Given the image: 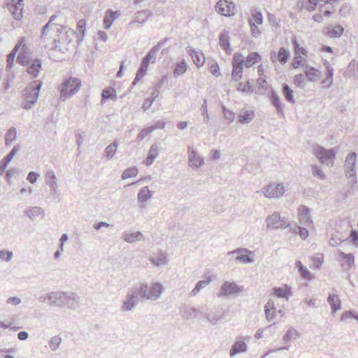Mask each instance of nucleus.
Wrapping results in <instances>:
<instances>
[{
    "label": "nucleus",
    "mask_w": 358,
    "mask_h": 358,
    "mask_svg": "<svg viewBox=\"0 0 358 358\" xmlns=\"http://www.w3.org/2000/svg\"><path fill=\"white\" fill-rule=\"evenodd\" d=\"M261 58L262 56L257 52H252L246 57L245 60L244 59V65L246 68H250Z\"/></svg>",
    "instance_id": "nucleus-30"
},
{
    "label": "nucleus",
    "mask_w": 358,
    "mask_h": 358,
    "mask_svg": "<svg viewBox=\"0 0 358 358\" xmlns=\"http://www.w3.org/2000/svg\"><path fill=\"white\" fill-rule=\"evenodd\" d=\"M77 29L79 31L80 36L78 38V43H80L83 41L84 36L86 32V22L85 20L81 19L77 23Z\"/></svg>",
    "instance_id": "nucleus-41"
},
{
    "label": "nucleus",
    "mask_w": 358,
    "mask_h": 358,
    "mask_svg": "<svg viewBox=\"0 0 358 358\" xmlns=\"http://www.w3.org/2000/svg\"><path fill=\"white\" fill-rule=\"evenodd\" d=\"M282 94L285 98L286 101L291 103H294L295 100L294 99L293 90L289 87L287 83L282 85Z\"/></svg>",
    "instance_id": "nucleus-34"
},
{
    "label": "nucleus",
    "mask_w": 358,
    "mask_h": 358,
    "mask_svg": "<svg viewBox=\"0 0 358 358\" xmlns=\"http://www.w3.org/2000/svg\"><path fill=\"white\" fill-rule=\"evenodd\" d=\"M270 100L272 105L275 107L278 114L284 116V106L281 103L279 96L275 92L273 91L271 92L270 96Z\"/></svg>",
    "instance_id": "nucleus-24"
},
{
    "label": "nucleus",
    "mask_w": 358,
    "mask_h": 358,
    "mask_svg": "<svg viewBox=\"0 0 358 358\" xmlns=\"http://www.w3.org/2000/svg\"><path fill=\"white\" fill-rule=\"evenodd\" d=\"M109 99H117L116 91L112 87L105 88L101 92V103Z\"/></svg>",
    "instance_id": "nucleus-29"
},
{
    "label": "nucleus",
    "mask_w": 358,
    "mask_h": 358,
    "mask_svg": "<svg viewBox=\"0 0 358 358\" xmlns=\"http://www.w3.org/2000/svg\"><path fill=\"white\" fill-rule=\"evenodd\" d=\"M199 313L202 315L203 311L194 307H185L182 315L185 320H189L196 317Z\"/></svg>",
    "instance_id": "nucleus-31"
},
{
    "label": "nucleus",
    "mask_w": 358,
    "mask_h": 358,
    "mask_svg": "<svg viewBox=\"0 0 358 358\" xmlns=\"http://www.w3.org/2000/svg\"><path fill=\"white\" fill-rule=\"evenodd\" d=\"M166 125V122L164 121L158 120L155 122L152 125L146 128V133L150 134L153 131L158 129H164Z\"/></svg>",
    "instance_id": "nucleus-49"
},
{
    "label": "nucleus",
    "mask_w": 358,
    "mask_h": 358,
    "mask_svg": "<svg viewBox=\"0 0 358 358\" xmlns=\"http://www.w3.org/2000/svg\"><path fill=\"white\" fill-rule=\"evenodd\" d=\"M152 196V192L148 189L147 186L142 187L138 193V201L139 208H144L146 206L147 201Z\"/></svg>",
    "instance_id": "nucleus-16"
},
{
    "label": "nucleus",
    "mask_w": 358,
    "mask_h": 358,
    "mask_svg": "<svg viewBox=\"0 0 358 358\" xmlns=\"http://www.w3.org/2000/svg\"><path fill=\"white\" fill-rule=\"evenodd\" d=\"M163 292V286L159 282H155L151 287L148 289L149 296L148 300H156L159 298Z\"/></svg>",
    "instance_id": "nucleus-22"
},
{
    "label": "nucleus",
    "mask_w": 358,
    "mask_h": 358,
    "mask_svg": "<svg viewBox=\"0 0 358 358\" xmlns=\"http://www.w3.org/2000/svg\"><path fill=\"white\" fill-rule=\"evenodd\" d=\"M15 56L16 53L12 51L7 55V69H10L13 67Z\"/></svg>",
    "instance_id": "nucleus-61"
},
{
    "label": "nucleus",
    "mask_w": 358,
    "mask_h": 358,
    "mask_svg": "<svg viewBox=\"0 0 358 358\" xmlns=\"http://www.w3.org/2000/svg\"><path fill=\"white\" fill-rule=\"evenodd\" d=\"M305 80H306V78L305 76L301 74V73H299V74H297L294 76V84L297 86V87H301V88H303L304 87V85H305Z\"/></svg>",
    "instance_id": "nucleus-54"
},
{
    "label": "nucleus",
    "mask_w": 358,
    "mask_h": 358,
    "mask_svg": "<svg viewBox=\"0 0 358 358\" xmlns=\"http://www.w3.org/2000/svg\"><path fill=\"white\" fill-rule=\"evenodd\" d=\"M81 85V81L76 78H69L66 79L60 90V98L63 101L69 99L76 93Z\"/></svg>",
    "instance_id": "nucleus-3"
},
{
    "label": "nucleus",
    "mask_w": 358,
    "mask_h": 358,
    "mask_svg": "<svg viewBox=\"0 0 358 358\" xmlns=\"http://www.w3.org/2000/svg\"><path fill=\"white\" fill-rule=\"evenodd\" d=\"M244 252L245 254H241L236 257V260L243 263H252L254 262V252L248 249H237L234 251L236 253Z\"/></svg>",
    "instance_id": "nucleus-21"
},
{
    "label": "nucleus",
    "mask_w": 358,
    "mask_h": 358,
    "mask_svg": "<svg viewBox=\"0 0 358 358\" xmlns=\"http://www.w3.org/2000/svg\"><path fill=\"white\" fill-rule=\"evenodd\" d=\"M266 226L269 229H285L289 226L288 219L281 217L278 213H274L266 219Z\"/></svg>",
    "instance_id": "nucleus-5"
},
{
    "label": "nucleus",
    "mask_w": 358,
    "mask_h": 358,
    "mask_svg": "<svg viewBox=\"0 0 358 358\" xmlns=\"http://www.w3.org/2000/svg\"><path fill=\"white\" fill-rule=\"evenodd\" d=\"M189 152V165L192 168H199L201 166L204 162L203 158H201L196 150L192 148H188Z\"/></svg>",
    "instance_id": "nucleus-13"
},
{
    "label": "nucleus",
    "mask_w": 358,
    "mask_h": 358,
    "mask_svg": "<svg viewBox=\"0 0 358 358\" xmlns=\"http://www.w3.org/2000/svg\"><path fill=\"white\" fill-rule=\"evenodd\" d=\"M244 66V57L241 53L236 52L232 59L231 79L234 81L240 80L243 77Z\"/></svg>",
    "instance_id": "nucleus-4"
},
{
    "label": "nucleus",
    "mask_w": 358,
    "mask_h": 358,
    "mask_svg": "<svg viewBox=\"0 0 358 358\" xmlns=\"http://www.w3.org/2000/svg\"><path fill=\"white\" fill-rule=\"evenodd\" d=\"M255 23L257 24H262L263 22V15L260 11H255L252 14V20Z\"/></svg>",
    "instance_id": "nucleus-59"
},
{
    "label": "nucleus",
    "mask_w": 358,
    "mask_h": 358,
    "mask_svg": "<svg viewBox=\"0 0 358 358\" xmlns=\"http://www.w3.org/2000/svg\"><path fill=\"white\" fill-rule=\"evenodd\" d=\"M61 342V338L58 336L52 337L49 343L51 350L55 351L56 350H57L60 345Z\"/></svg>",
    "instance_id": "nucleus-51"
},
{
    "label": "nucleus",
    "mask_w": 358,
    "mask_h": 358,
    "mask_svg": "<svg viewBox=\"0 0 358 358\" xmlns=\"http://www.w3.org/2000/svg\"><path fill=\"white\" fill-rule=\"evenodd\" d=\"M357 154L355 152H352L348 154L345 161V169L347 174L351 173H355V166L357 162Z\"/></svg>",
    "instance_id": "nucleus-18"
},
{
    "label": "nucleus",
    "mask_w": 358,
    "mask_h": 358,
    "mask_svg": "<svg viewBox=\"0 0 358 358\" xmlns=\"http://www.w3.org/2000/svg\"><path fill=\"white\" fill-rule=\"evenodd\" d=\"M187 65L185 61L183 59L181 62L176 63V65L173 70V76L178 78L184 74L187 71Z\"/></svg>",
    "instance_id": "nucleus-33"
},
{
    "label": "nucleus",
    "mask_w": 358,
    "mask_h": 358,
    "mask_svg": "<svg viewBox=\"0 0 358 358\" xmlns=\"http://www.w3.org/2000/svg\"><path fill=\"white\" fill-rule=\"evenodd\" d=\"M187 51L191 56L193 62L197 66V67L202 66L205 63L204 55L202 52L196 51L192 47L188 46Z\"/></svg>",
    "instance_id": "nucleus-14"
},
{
    "label": "nucleus",
    "mask_w": 358,
    "mask_h": 358,
    "mask_svg": "<svg viewBox=\"0 0 358 358\" xmlns=\"http://www.w3.org/2000/svg\"><path fill=\"white\" fill-rule=\"evenodd\" d=\"M43 85V82L40 80H34L30 83L22 91L24 101L21 107L25 110H29L36 103L40 90Z\"/></svg>",
    "instance_id": "nucleus-1"
},
{
    "label": "nucleus",
    "mask_w": 358,
    "mask_h": 358,
    "mask_svg": "<svg viewBox=\"0 0 358 358\" xmlns=\"http://www.w3.org/2000/svg\"><path fill=\"white\" fill-rule=\"evenodd\" d=\"M296 267L298 268L299 272L304 278H308L311 275L310 271L305 267L300 261H296Z\"/></svg>",
    "instance_id": "nucleus-47"
},
{
    "label": "nucleus",
    "mask_w": 358,
    "mask_h": 358,
    "mask_svg": "<svg viewBox=\"0 0 358 358\" xmlns=\"http://www.w3.org/2000/svg\"><path fill=\"white\" fill-rule=\"evenodd\" d=\"M65 292H52L48 294V304L58 307L64 306Z\"/></svg>",
    "instance_id": "nucleus-11"
},
{
    "label": "nucleus",
    "mask_w": 358,
    "mask_h": 358,
    "mask_svg": "<svg viewBox=\"0 0 358 358\" xmlns=\"http://www.w3.org/2000/svg\"><path fill=\"white\" fill-rule=\"evenodd\" d=\"M301 336L300 333H299L296 330L294 329H291L287 331L285 334L283 336L282 340L285 343H288L290 341L292 338H297Z\"/></svg>",
    "instance_id": "nucleus-42"
},
{
    "label": "nucleus",
    "mask_w": 358,
    "mask_h": 358,
    "mask_svg": "<svg viewBox=\"0 0 358 358\" xmlns=\"http://www.w3.org/2000/svg\"><path fill=\"white\" fill-rule=\"evenodd\" d=\"M344 29L341 25L331 27L327 31V34L331 37L338 38L343 34Z\"/></svg>",
    "instance_id": "nucleus-43"
},
{
    "label": "nucleus",
    "mask_w": 358,
    "mask_h": 358,
    "mask_svg": "<svg viewBox=\"0 0 358 358\" xmlns=\"http://www.w3.org/2000/svg\"><path fill=\"white\" fill-rule=\"evenodd\" d=\"M237 90L238 91H241V92L246 93V92H252L253 86L250 83V80H248L246 84H243V83H239Z\"/></svg>",
    "instance_id": "nucleus-50"
},
{
    "label": "nucleus",
    "mask_w": 358,
    "mask_h": 358,
    "mask_svg": "<svg viewBox=\"0 0 358 358\" xmlns=\"http://www.w3.org/2000/svg\"><path fill=\"white\" fill-rule=\"evenodd\" d=\"M349 238L350 239L352 244L355 246H358V231L352 230L350 231Z\"/></svg>",
    "instance_id": "nucleus-62"
},
{
    "label": "nucleus",
    "mask_w": 358,
    "mask_h": 358,
    "mask_svg": "<svg viewBox=\"0 0 358 358\" xmlns=\"http://www.w3.org/2000/svg\"><path fill=\"white\" fill-rule=\"evenodd\" d=\"M13 255V254L10 251H0V259L6 262H9L12 259Z\"/></svg>",
    "instance_id": "nucleus-60"
},
{
    "label": "nucleus",
    "mask_w": 358,
    "mask_h": 358,
    "mask_svg": "<svg viewBox=\"0 0 358 358\" xmlns=\"http://www.w3.org/2000/svg\"><path fill=\"white\" fill-rule=\"evenodd\" d=\"M120 15L118 11H113L111 9H108L103 17V25L106 29H109L114 22Z\"/></svg>",
    "instance_id": "nucleus-20"
},
{
    "label": "nucleus",
    "mask_w": 358,
    "mask_h": 358,
    "mask_svg": "<svg viewBox=\"0 0 358 358\" xmlns=\"http://www.w3.org/2000/svg\"><path fill=\"white\" fill-rule=\"evenodd\" d=\"M138 173V169L136 166H132L127 169L123 171L121 178L122 180H125L129 178L135 177Z\"/></svg>",
    "instance_id": "nucleus-46"
},
{
    "label": "nucleus",
    "mask_w": 358,
    "mask_h": 358,
    "mask_svg": "<svg viewBox=\"0 0 358 358\" xmlns=\"http://www.w3.org/2000/svg\"><path fill=\"white\" fill-rule=\"evenodd\" d=\"M212 279L210 277H209L208 279L206 280H199L195 285L194 288L192 289V291L191 292V294L194 296L196 295L197 293H199L200 292V290L203 288H204L205 287H206L210 282H211Z\"/></svg>",
    "instance_id": "nucleus-39"
},
{
    "label": "nucleus",
    "mask_w": 358,
    "mask_h": 358,
    "mask_svg": "<svg viewBox=\"0 0 358 358\" xmlns=\"http://www.w3.org/2000/svg\"><path fill=\"white\" fill-rule=\"evenodd\" d=\"M25 213L27 214V216L31 220H34L36 219V217H38L41 213H43V210L38 206H34L29 208L26 211Z\"/></svg>",
    "instance_id": "nucleus-35"
},
{
    "label": "nucleus",
    "mask_w": 358,
    "mask_h": 358,
    "mask_svg": "<svg viewBox=\"0 0 358 358\" xmlns=\"http://www.w3.org/2000/svg\"><path fill=\"white\" fill-rule=\"evenodd\" d=\"M296 229L297 231H295V232L299 234L302 239L305 240L308 237V231L306 228L298 227Z\"/></svg>",
    "instance_id": "nucleus-64"
},
{
    "label": "nucleus",
    "mask_w": 358,
    "mask_h": 358,
    "mask_svg": "<svg viewBox=\"0 0 358 358\" xmlns=\"http://www.w3.org/2000/svg\"><path fill=\"white\" fill-rule=\"evenodd\" d=\"M292 42H293L295 54L299 56H300L301 55L306 56V55H307L306 50L304 48L300 46L296 37L293 38Z\"/></svg>",
    "instance_id": "nucleus-48"
},
{
    "label": "nucleus",
    "mask_w": 358,
    "mask_h": 358,
    "mask_svg": "<svg viewBox=\"0 0 358 358\" xmlns=\"http://www.w3.org/2000/svg\"><path fill=\"white\" fill-rule=\"evenodd\" d=\"M20 146L19 144L15 145L11 151L6 155L0 162V176H2L5 172L8 164L13 159L16 153L19 151Z\"/></svg>",
    "instance_id": "nucleus-12"
},
{
    "label": "nucleus",
    "mask_w": 358,
    "mask_h": 358,
    "mask_svg": "<svg viewBox=\"0 0 358 358\" xmlns=\"http://www.w3.org/2000/svg\"><path fill=\"white\" fill-rule=\"evenodd\" d=\"M64 306L76 310L79 306V297L73 292H65Z\"/></svg>",
    "instance_id": "nucleus-17"
},
{
    "label": "nucleus",
    "mask_w": 358,
    "mask_h": 358,
    "mask_svg": "<svg viewBox=\"0 0 358 358\" xmlns=\"http://www.w3.org/2000/svg\"><path fill=\"white\" fill-rule=\"evenodd\" d=\"M46 183L50 188L57 187V178L53 171H48L45 174Z\"/></svg>",
    "instance_id": "nucleus-44"
},
{
    "label": "nucleus",
    "mask_w": 358,
    "mask_h": 358,
    "mask_svg": "<svg viewBox=\"0 0 358 358\" xmlns=\"http://www.w3.org/2000/svg\"><path fill=\"white\" fill-rule=\"evenodd\" d=\"M134 289H136L137 290L138 296H140L143 300H148V297L149 296L148 284L143 283L140 285L138 289L136 287H135Z\"/></svg>",
    "instance_id": "nucleus-45"
},
{
    "label": "nucleus",
    "mask_w": 358,
    "mask_h": 358,
    "mask_svg": "<svg viewBox=\"0 0 358 358\" xmlns=\"http://www.w3.org/2000/svg\"><path fill=\"white\" fill-rule=\"evenodd\" d=\"M249 24L250 26L252 36L255 38H257L258 36H259L261 34V31L258 28V27L255 24V23L250 20L249 21Z\"/></svg>",
    "instance_id": "nucleus-56"
},
{
    "label": "nucleus",
    "mask_w": 358,
    "mask_h": 358,
    "mask_svg": "<svg viewBox=\"0 0 358 358\" xmlns=\"http://www.w3.org/2000/svg\"><path fill=\"white\" fill-rule=\"evenodd\" d=\"M255 117L253 111L245 110L243 114L238 115V122L241 124L249 123Z\"/></svg>",
    "instance_id": "nucleus-37"
},
{
    "label": "nucleus",
    "mask_w": 358,
    "mask_h": 358,
    "mask_svg": "<svg viewBox=\"0 0 358 358\" xmlns=\"http://www.w3.org/2000/svg\"><path fill=\"white\" fill-rule=\"evenodd\" d=\"M118 143L117 141H113L108 145L104 150L105 156L108 159H111L115 154Z\"/></svg>",
    "instance_id": "nucleus-40"
},
{
    "label": "nucleus",
    "mask_w": 358,
    "mask_h": 358,
    "mask_svg": "<svg viewBox=\"0 0 358 358\" xmlns=\"http://www.w3.org/2000/svg\"><path fill=\"white\" fill-rule=\"evenodd\" d=\"M243 290V287L238 286L235 282L225 281L220 288L219 296H229L231 294H238Z\"/></svg>",
    "instance_id": "nucleus-7"
},
{
    "label": "nucleus",
    "mask_w": 358,
    "mask_h": 358,
    "mask_svg": "<svg viewBox=\"0 0 358 358\" xmlns=\"http://www.w3.org/2000/svg\"><path fill=\"white\" fill-rule=\"evenodd\" d=\"M138 301L139 297L137 296L136 289H131V292L127 294V299L123 303L122 310H131L138 304Z\"/></svg>",
    "instance_id": "nucleus-10"
},
{
    "label": "nucleus",
    "mask_w": 358,
    "mask_h": 358,
    "mask_svg": "<svg viewBox=\"0 0 358 358\" xmlns=\"http://www.w3.org/2000/svg\"><path fill=\"white\" fill-rule=\"evenodd\" d=\"M202 316L213 324H216L221 320V316H218L215 314L210 315L204 312H203Z\"/></svg>",
    "instance_id": "nucleus-52"
},
{
    "label": "nucleus",
    "mask_w": 358,
    "mask_h": 358,
    "mask_svg": "<svg viewBox=\"0 0 358 358\" xmlns=\"http://www.w3.org/2000/svg\"><path fill=\"white\" fill-rule=\"evenodd\" d=\"M327 302L331 306V312L336 313L341 308V302L338 298V296L334 294H329L327 297Z\"/></svg>",
    "instance_id": "nucleus-27"
},
{
    "label": "nucleus",
    "mask_w": 358,
    "mask_h": 358,
    "mask_svg": "<svg viewBox=\"0 0 358 358\" xmlns=\"http://www.w3.org/2000/svg\"><path fill=\"white\" fill-rule=\"evenodd\" d=\"M304 73L308 80L310 82H316L319 80L320 78V71L310 66H306Z\"/></svg>",
    "instance_id": "nucleus-23"
},
{
    "label": "nucleus",
    "mask_w": 358,
    "mask_h": 358,
    "mask_svg": "<svg viewBox=\"0 0 358 358\" xmlns=\"http://www.w3.org/2000/svg\"><path fill=\"white\" fill-rule=\"evenodd\" d=\"M122 238L124 241L129 243H132L136 241L144 240V236L141 231L134 233L125 232L122 236Z\"/></svg>",
    "instance_id": "nucleus-28"
},
{
    "label": "nucleus",
    "mask_w": 358,
    "mask_h": 358,
    "mask_svg": "<svg viewBox=\"0 0 358 358\" xmlns=\"http://www.w3.org/2000/svg\"><path fill=\"white\" fill-rule=\"evenodd\" d=\"M264 189V195L268 198H278L285 192V187L282 183L271 182Z\"/></svg>",
    "instance_id": "nucleus-8"
},
{
    "label": "nucleus",
    "mask_w": 358,
    "mask_h": 358,
    "mask_svg": "<svg viewBox=\"0 0 358 358\" xmlns=\"http://www.w3.org/2000/svg\"><path fill=\"white\" fill-rule=\"evenodd\" d=\"M32 57V54L29 51L28 45L23 43L20 52L17 57V62L20 65L27 64V59H29Z\"/></svg>",
    "instance_id": "nucleus-19"
},
{
    "label": "nucleus",
    "mask_w": 358,
    "mask_h": 358,
    "mask_svg": "<svg viewBox=\"0 0 358 358\" xmlns=\"http://www.w3.org/2000/svg\"><path fill=\"white\" fill-rule=\"evenodd\" d=\"M290 57V52L288 49L281 47L278 52V60L282 64H285Z\"/></svg>",
    "instance_id": "nucleus-36"
},
{
    "label": "nucleus",
    "mask_w": 358,
    "mask_h": 358,
    "mask_svg": "<svg viewBox=\"0 0 358 358\" xmlns=\"http://www.w3.org/2000/svg\"><path fill=\"white\" fill-rule=\"evenodd\" d=\"M312 173L315 177L320 180H323L325 178V174L317 165H314L312 167Z\"/></svg>",
    "instance_id": "nucleus-53"
},
{
    "label": "nucleus",
    "mask_w": 358,
    "mask_h": 358,
    "mask_svg": "<svg viewBox=\"0 0 358 358\" xmlns=\"http://www.w3.org/2000/svg\"><path fill=\"white\" fill-rule=\"evenodd\" d=\"M340 256L346 261L349 266H351V264L354 263L355 257L353 256L352 254H346L343 252H341L340 253Z\"/></svg>",
    "instance_id": "nucleus-58"
},
{
    "label": "nucleus",
    "mask_w": 358,
    "mask_h": 358,
    "mask_svg": "<svg viewBox=\"0 0 358 358\" xmlns=\"http://www.w3.org/2000/svg\"><path fill=\"white\" fill-rule=\"evenodd\" d=\"M161 150L162 147L159 143L152 144L150 148L147 158L145 160V164L146 166L152 164L155 159L158 157Z\"/></svg>",
    "instance_id": "nucleus-15"
},
{
    "label": "nucleus",
    "mask_w": 358,
    "mask_h": 358,
    "mask_svg": "<svg viewBox=\"0 0 358 358\" xmlns=\"http://www.w3.org/2000/svg\"><path fill=\"white\" fill-rule=\"evenodd\" d=\"M273 294L278 297L288 299L289 296H292V292L289 288L283 289L282 287H275L273 288Z\"/></svg>",
    "instance_id": "nucleus-38"
},
{
    "label": "nucleus",
    "mask_w": 358,
    "mask_h": 358,
    "mask_svg": "<svg viewBox=\"0 0 358 358\" xmlns=\"http://www.w3.org/2000/svg\"><path fill=\"white\" fill-rule=\"evenodd\" d=\"M338 151V148L334 147L331 149H326L321 145H316L313 149V154L317 158L320 163L326 165L333 164L336 155Z\"/></svg>",
    "instance_id": "nucleus-2"
},
{
    "label": "nucleus",
    "mask_w": 358,
    "mask_h": 358,
    "mask_svg": "<svg viewBox=\"0 0 358 358\" xmlns=\"http://www.w3.org/2000/svg\"><path fill=\"white\" fill-rule=\"evenodd\" d=\"M248 346L243 341H236L232 345L229 351V355L234 357L238 353L246 352Z\"/></svg>",
    "instance_id": "nucleus-26"
},
{
    "label": "nucleus",
    "mask_w": 358,
    "mask_h": 358,
    "mask_svg": "<svg viewBox=\"0 0 358 358\" xmlns=\"http://www.w3.org/2000/svg\"><path fill=\"white\" fill-rule=\"evenodd\" d=\"M234 4L227 0H220L215 6V10L223 16H231L234 15Z\"/></svg>",
    "instance_id": "nucleus-9"
},
{
    "label": "nucleus",
    "mask_w": 358,
    "mask_h": 358,
    "mask_svg": "<svg viewBox=\"0 0 358 358\" xmlns=\"http://www.w3.org/2000/svg\"><path fill=\"white\" fill-rule=\"evenodd\" d=\"M222 110L226 120H229L230 122H232L234 120L235 113L234 112L228 110L224 106H222Z\"/></svg>",
    "instance_id": "nucleus-55"
},
{
    "label": "nucleus",
    "mask_w": 358,
    "mask_h": 358,
    "mask_svg": "<svg viewBox=\"0 0 358 358\" xmlns=\"http://www.w3.org/2000/svg\"><path fill=\"white\" fill-rule=\"evenodd\" d=\"M39 176H40V175L38 173L34 172V171H30L28 173L27 180L29 182L34 184V183H35L37 181V180H38Z\"/></svg>",
    "instance_id": "nucleus-63"
},
{
    "label": "nucleus",
    "mask_w": 358,
    "mask_h": 358,
    "mask_svg": "<svg viewBox=\"0 0 358 358\" xmlns=\"http://www.w3.org/2000/svg\"><path fill=\"white\" fill-rule=\"evenodd\" d=\"M318 1L319 0H306L304 7L308 10L313 11L316 8Z\"/></svg>",
    "instance_id": "nucleus-57"
},
{
    "label": "nucleus",
    "mask_w": 358,
    "mask_h": 358,
    "mask_svg": "<svg viewBox=\"0 0 358 358\" xmlns=\"http://www.w3.org/2000/svg\"><path fill=\"white\" fill-rule=\"evenodd\" d=\"M219 45L227 52L230 50V36L227 30H224L219 36Z\"/></svg>",
    "instance_id": "nucleus-25"
},
{
    "label": "nucleus",
    "mask_w": 358,
    "mask_h": 358,
    "mask_svg": "<svg viewBox=\"0 0 358 358\" xmlns=\"http://www.w3.org/2000/svg\"><path fill=\"white\" fill-rule=\"evenodd\" d=\"M28 64L22 65L27 66V73L31 76L32 78H38L40 71L42 69V60L39 58L30 57L27 62Z\"/></svg>",
    "instance_id": "nucleus-6"
},
{
    "label": "nucleus",
    "mask_w": 358,
    "mask_h": 358,
    "mask_svg": "<svg viewBox=\"0 0 358 358\" xmlns=\"http://www.w3.org/2000/svg\"><path fill=\"white\" fill-rule=\"evenodd\" d=\"M22 0H17L16 3H15L14 6H11L10 8V11L12 13L13 17L15 20H20L22 17V8H18L22 6Z\"/></svg>",
    "instance_id": "nucleus-32"
}]
</instances>
